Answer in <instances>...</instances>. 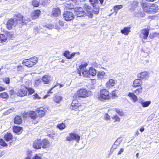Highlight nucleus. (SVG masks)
<instances>
[{
  "label": "nucleus",
  "mask_w": 159,
  "mask_h": 159,
  "mask_svg": "<svg viewBox=\"0 0 159 159\" xmlns=\"http://www.w3.org/2000/svg\"><path fill=\"white\" fill-rule=\"evenodd\" d=\"M142 87H140L133 91L137 95L140 93H142Z\"/></svg>",
  "instance_id": "nucleus-44"
},
{
  "label": "nucleus",
  "mask_w": 159,
  "mask_h": 159,
  "mask_svg": "<svg viewBox=\"0 0 159 159\" xmlns=\"http://www.w3.org/2000/svg\"><path fill=\"white\" fill-rule=\"evenodd\" d=\"M80 136L76 134L71 133L69 134L66 138V140L67 141H70L75 140L77 143H79L80 139Z\"/></svg>",
  "instance_id": "nucleus-3"
},
{
  "label": "nucleus",
  "mask_w": 159,
  "mask_h": 159,
  "mask_svg": "<svg viewBox=\"0 0 159 159\" xmlns=\"http://www.w3.org/2000/svg\"><path fill=\"white\" fill-rule=\"evenodd\" d=\"M130 27H124L123 30H121V32L125 35H127L130 32Z\"/></svg>",
  "instance_id": "nucleus-28"
},
{
  "label": "nucleus",
  "mask_w": 159,
  "mask_h": 159,
  "mask_svg": "<svg viewBox=\"0 0 159 159\" xmlns=\"http://www.w3.org/2000/svg\"><path fill=\"white\" fill-rule=\"evenodd\" d=\"M63 16L64 19L66 21L73 20L74 18V15L73 13L68 11H64Z\"/></svg>",
  "instance_id": "nucleus-6"
},
{
  "label": "nucleus",
  "mask_w": 159,
  "mask_h": 159,
  "mask_svg": "<svg viewBox=\"0 0 159 159\" xmlns=\"http://www.w3.org/2000/svg\"><path fill=\"white\" fill-rule=\"evenodd\" d=\"M91 92L87 91L85 89H81L78 91L77 94L79 97L85 98L89 96L91 94Z\"/></svg>",
  "instance_id": "nucleus-4"
},
{
  "label": "nucleus",
  "mask_w": 159,
  "mask_h": 159,
  "mask_svg": "<svg viewBox=\"0 0 159 159\" xmlns=\"http://www.w3.org/2000/svg\"><path fill=\"white\" fill-rule=\"evenodd\" d=\"M93 13L95 14H98L99 12V6H94V7H93Z\"/></svg>",
  "instance_id": "nucleus-35"
},
{
  "label": "nucleus",
  "mask_w": 159,
  "mask_h": 159,
  "mask_svg": "<svg viewBox=\"0 0 159 159\" xmlns=\"http://www.w3.org/2000/svg\"><path fill=\"white\" fill-rule=\"evenodd\" d=\"M45 110L43 107H40L37 109L36 111L37 112H38L39 116L40 117L43 116L45 112Z\"/></svg>",
  "instance_id": "nucleus-22"
},
{
  "label": "nucleus",
  "mask_w": 159,
  "mask_h": 159,
  "mask_svg": "<svg viewBox=\"0 0 159 159\" xmlns=\"http://www.w3.org/2000/svg\"><path fill=\"white\" fill-rule=\"evenodd\" d=\"M98 78L102 79L105 76V73L104 71L99 72L97 74Z\"/></svg>",
  "instance_id": "nucleus-41"
},
{
  "label": "nucleus",
  "mask_w": 159,
  "mask_h": 159,
  "mask_svg": "<svg viewBox=\"0 0 159 159\" xmlns=\"http://www.w3.org/2000/svg\"><path fill=\"white\" fill-rule=\"evenodd\" d=\"M22 122V119L21 117L19 116H16L14 119V123L15 124H20Z\"/></svg>",
  "instance_id": "nucleus-23"
},
{
  "label": "nucleus",
  "mask_w": 159,
  "mask_h": 159,
  "mask_svg": "<svg viewBox=\"0 0 159 159\" xmlns=\"http://www.w3.org/2000/svg\"><path fill=\"white\" fill-rule=\"evenodd\" d=\"M97 73L96 70L92 67H90L89 71L84 70L82 72L83 75L84 76L89 78L90 76H94L96 75Z\"/></svg>",
  "instance_id": "nucleus-5"
},
{
  "label": "nucleus",
  "mask_w": 159,
  "mask_h": 159,
  "mask_svg": "<svg viewBox=\"0 0 159 159\" xmlns=\"http://www.w3.org/2000/svg\"><path fill=\"white\" fill-rule=\"evenodd\" d=\"M112 118L113 120H115V121H119L120 120V118L118 117L117 115H115L113 116Z\"/></svg>",
  "instance_id": "nucleus-48"
},
{
  "label": "nucleus",
  "mask_w": 159,
  "mask_h": 159,
  "mask_svg": "<svg viewBox=\"0 0 159 159\" xmlns=\"http://www.w3.org/2000/svg\"><path fill=\"white\" fill-rule=\"evenodd\" d=\"M75 53H71L69 57L68 58V59H71L74 57L75 56Z\"/></svg>",
  "instance_id": "nucleus-60"
},
{
  "label": "nucleus",
  "mask_w": 159,
  "mask_h": 159,
  "mask_svg": "<svg viewBox=\"0 0 159 159\" xmlns=\"http://www.w3.org/2000/svg\"><path fill=\"white\" fill-rule=\"evenodd\" d=\"M137 4L136 2L133 3L131 5V9L133 10L134 9L137 7Z\"/></svg>",
  "instance_id": "nucleus-53"
},
{
  "label": "nucleus",
  "mask_w": 159,
  "mask_h": 159,
  "mask_svg": "<svg viewBox=\"0 0 159 159\" xmlns=\"http://www.w3.org/2000/svg\"><path fill=\"white\" fill-rule=\"evenodd\" d=\"M33 147L35 149H39L41 147L40 139H37L34 141L33 143Z\"/></svg>",
  "instance_id": "nucleus-15"
},
{
  "label": "nucleus",
  "mask_w": 159,
  "mask_h": 159,
  "mask_svg": "<svg viewBox=\"0 0 159 159\" xmlns=\"http://www.w3.org/2000/svg\"><path fill=\"white\" fill-rule=\"evenodd\" d=\"M141 6L143 11L149 13H151V10H150V3H142Z\"/></svg>",
  "instance_id": "nucleus-11"
},
{
  "label": "nucleus",
  "mask_w": 159,
  "mask_h": 159,
  "mask_svg": "<svg viewBox=\"0 0 159 159\" xmlns=\"http://www.w3.org/2000/svg\"><path fill=\"white\" fill-rule=\"evenodd\" d=\"M23 114L24 117H26L28 115H29L31 119L33 120V122L34 123L36 124L39 121L40 118H39L37 114H36L35 111H30L28 113L25 112Z\"/></svg>",
  "instance_id": "nucleus-1"
},
{
  "label": "nucleus",
  "mask_w": 159,
  "mask_h": 159,
  "mask_svg": "<svg viewBox=\"0 0 159 159\" xmlns=\"http://www.w3.org/2000/svg\"><path fill=\"white\" fill-rule=\"evenodd\" d=\"M87 65L84 64H82L79 66V69L81 70H84L86 68Z\"/></svg>",
  "instance_id": "nucleus-50"
},
{
  "label": "nucleus",
  "mask_w": 159,
  "mask_h": 159,
  "mask_svg": "<svg viewBox=\"0 0 159 159\" xmlns=\"http://www.w3.org/2000/svg\"><path fill=\"white\" fill-rule=\"evenodd\" d=\"M0 144L3 147L7 146V145L3 139H0Z\"/></svg>",
  "instance_id": "nucleus-47"
},
{
  "label": "nucleus",
  "mask_w": 159,
  "mask_h": 159,
  "mask_svg": "<svg viewBox=\"0 0 159 159\" xmlns=\"http://www.w3.org/2000/svg\"><path fill=\"white\" fill-rule=\"evenodd\" d=\"M121 140H120V139H118L115 142V144L117 145H119L120 143L121 142Z\"/></svg>",
  "instance_id": "nucleus-54"
},
{
  "label": "nucleus",
  "mask_w": 159,
  "mask_h": 159,
  "mask_svg": "<svg viewBox=\"0 0 159 159\" xmlns=\"http://www.w3.org/2000/svg\"><path fill=\"white\" fill-rule=\"evenodd\" d=\"M6 34H7L6 38H9V39H12L13 38V35L11 32H6Z\"/></svg>",
  "instance_id": "nucleus-42"
},
{
  "label": "nucleus",
  "mask_w": 159,
  "mask_h": 159,
  "mask_svg": "<svg viewBox=\"0 0 159 159\" xmlns=\"http://www.w3.org/2000/svg\"><path fill=\"white\" fill-rule=\"evenodd\" d=\"M116 112L120 116H122L124 114L123 112L120 111L119 110L116 111Z\"/></svg>",
  "instance_id": "nucleus-61"
},
{
  "label": "nucleus",
  "mask_w": 159,
  "mask_h": 159,
  "mask_svg": "<svg viewBox=\"0 0 159 159\" xmlns=\"http://www.w3.org/2000/svg\"><path fill=\"white\" fill-rule=\"evenodd\" d=\"M105 119L108 120L110 119V116L108 115V114H106L105 116Z\"/></svg>",
  "instance_id": "nucleus-62"
},
{
  "label": "nucleus",
  "mask_w": 159,
  "mask_h": 159,
  "mask_svg": "<svg viewBox=\"0 0 159 159\" xmlns=\"http://www.w3.org/2000/svg\"><path fill=\"white\" fill-rule=\"evenodd\" d=\"M4 81L7 84H8L10 82V80L9 77H6L3 79Z\"/></svg>",
  "instance_id": "nucleus-51"
},
{
  "label": "nucleus",
  "mask_w": 159,
  "mask_h": 159,
  "mask_svg": "<svg viewBox=\"0 0 159 159\" xmlns=\"http://www.w3.org/2000/svg\"><path fill=\"white\" fill-rule=\"evenodd\" d=\"M32 4L34 7H38L39 5V2L36 0H34L32 2Z\"/></svg>",
  "instance_id": "nucleus-46"
},
{
  "label": "nucleus",
  "mask_w": 159,
  "mask_h": 159,
  "mask_svg": "<svg viewBox=\"0 0 159 159\" xmlns=\"http://www.w3.org/2000/svg\"><path fill=\"white\" fill-rule=\"evenodd\" d=\"M142 84L141 80L139 78L134 80L133 84V87L136 88L137 87L141 86Z\"/></svg>",
  "instance_id": "nucleus-20"
},
{
  "label": "nucleus",
  "mask_w": 159,
  "mask_h": 159,
  "mask_svg": "<svg viewBox=\"0 0 159 159\" xmlns=\"http://www.w3.org/2000/svg\"><path fill=\"white\" fill-rule=\"evenodd\" d=\"M41 147L43 148H48L50 147V143L47 139L43 140L41 141Z\"/></svg>",
  "instance_id": "nucleus-18"
},
{
  "label": "nucleus",
  "mask_w": 159,
  "mask_h": 159,
  "mask_svg": "<svg viewBox=\"0 0 159 159\" xmlns=\"http://www.w3.org/2000/svg\"><path fill=\"white\" fill-rule=\"evenodd\" d=\"M13 111V110H12L11 109H9L8 110H7V111L6 112H5V114H8L9 113H10L11 112H12Z\"/></svg>",
  "instance_id": "nucleus-57"
},
{
  "label": "nucleus",
  "mask_w": 159,
  "mask_h": 159,
  "mask_svg": "<svg viewBox=\"0 0 159 159\" xmlns=\"http://www.w3.org/2000/svg\"><path fill=\"white\" fill-rule=\"evenodd\" d=\"M81 106L78 101L74 100L73 101L69 108L71 110H76L78 108L80 109Z\"/></svg>",
  "instance_id": "nucleus-9"
},
{
  "label": "nucleus",
  "mask_w": 159,
  "mask_h": 159,
  "mask_svg": "<svg viewBox=\"0 0 159 159\" xmlns=\"http://www.w3.org/2000/svg\"><path fill=\"white\" fill-rule=\"evenodd\" d=\"M66 127L64 123H62L57 125V127L60 130L64 129Z\"/></svg>",
  "instance_id": "nucleus-43"
},
{
  "label": "nucleus",
  "mask_w": 159,
  "mask_h": 159,
  "mask_svg": "<svg viewBox=\"0 0 159 159\" xmlns=\"http://www.w3.org/2000/svg\"><path fill=\"white\" fill-rule=\"evenodd\" d=\"M138 11L135 12V15L138 17H143L145 15V13L143 12H141L140 11L141 8H139V9H138Z\"/></svg>",
  "instance_id": "nucleus-25"
},
{
  "label": "nucleus",
  "mask_w": 159,
  "mask_h": 159,
  "mask_svg": "<svg viewBox=\"0 0 159 159\" xmlns=\"http://www.w3.org/2000/svg\"><path fill=\"white\" fill-rule=\"evenodd\" d=\"M7 39V38L3 34H0V42L1 43L6 42Z\"/></svg>",
  "instance_id": "nucleus-36"
},
{
  "label": "nucleus",
  "mask_w": 159,
  "mask_h": 159,
  "mask_svg": "<svg viewBox=\"0 0 159 159\" xmlns=\"http://www.w3.org/2000/svg\"><path fill=\"white\" fill-rule=\"evenodd\" d=\"M16 17L14 19L16 22H18V24L24 23V21L23 20V17L21 14H18L16 16Z\"/></svg>",
  "instance_id": "nucleus-14"
},
{
  "label": "nucleus",
  "mask_w": 159,
  "mask_h": 159,
  "mask_svg": "<svg viewBox=\"0 0 159 159\" xmlns=\"http://www.w3.org/2000/svg\"><path fill=\"white\" fill-rule=\"evenodd\" d=\"M32 158L33 159H41V157L39 156L37 154H35Z\"/></svg>",
  "instance_id": "nucleus-59"
},
{
  "label": "nucleus",
  "mask_w": 159,
  "mask_h": 159,
  "mask_svg": "<svg viewBox=\"0 0 159 159\" xmlns=\"http://www.w3.org/2000/svg\"><path fill=\"white\" fill-rule=\"evenodd\" d=\"M149 29L148 28L144 29L141 30L140 34V37L142 39H147L149 35Z\"/></svg>",
  "instance_id": "nucleus-10"
},
{
  "label": "nucleus",
  "mask_w": 159,
  "mask_h": 159,
  "mask_svg": "<svg viewBox=\"0 0 159 159\" xmlns=\"http://www.w3.org/2000/svg\"><path fill=\"white\" fill-rule=\"evenodd\" d=\"M123 7V6L122 5H116L114 6L113 9L115 12H116V14L117 13L119 9L122 8Z\"/></svg>",
  "instance_id": "nucleus-38"
},
{
  "label": "nucleus",
  "mask_w": 159,
  "mask_h": 159,
  "mask_svg": "<svg viewBox=\"0 0 159 159\" xmlns=\"http://www.w3.org/2000/svg\"><path fill=\"white\" fill-rule=\"evenodd\" d=\"M148 75V73L146 71L143 72L137 75L138 78L140 79L141 80H143Z\"/></svg>",
  "instance_id": "nucleus-24"
},
{
  "label": "nucleus",
  "mask_w": 159,
  "mask_h": 159,
  "mask_svg": "<svg viewBox=\"0 0 159 159\" xmlns=\"http://www.w3.org/2000/svg\"><path fill=\"white\" fill-rule=\"evenodd\" d=\"M61 11L59 8H54L50 14V16L52 17H57L61 14Z\"/></svg>",
  "instance_id": "nucleus-13"
},
{
  "label": "nucleus",
  "mask_w": 159,
  "mask_h": 159,
  "mask_svg": "<svg viewBox=\"0 0 159 159\" xmlns=\"http://www.w3.org/2000/svg\"><path fill=\"white\" fill-rule=\"evenodd\" d=\"M70 55V52L68 51H66L64 53V56L68 59Z\"/></svg>",
  "instance_id": "nucleus-49"
},
{
  "label": "nucleus",
  "mask_w": 159,
  "mask_h": 159,
  "mask_svg": "<svg viewBox=\"0 0 159 159\" xmlns=\"http://www.w3.org/2000/svg\"><path fill=\"white\" fill-rule=\"evenodd\" d=\"M27 93L26 88L25 87V88L19 90L17 93V95L18 96L23 97L26 95Z\"/></svg>",
  "instance_id": "nucleus-17"
},
{
  "label": "nucleus",
  "mask_w": 159,
  "mask_h": 159,
  "mask_svg": "<svg viewBox=\"0 0 159 159\" xmlns=\"http://www.w3.org/2000/svg\"><path fill=\"white\" fill-rule=\"evenodd\" d=\"M40 12V10H34L32 12L31 17L33 19H35L39 17Z\"/></svg>",
  "instance_id": "nucleus-16"
},
{
  "label": "nucleus",
  "mask_w": 159,
  "mask_h": 159,
  "mask_svg": "<svg viewBox=\"0 0 159 159\" xmlns=\"http://www.w3.org/2000/svg\"><path fill=\"white\" fill-rule=\"evenodd\" d=\"M17 70L20 72H21L23 70L22 66H18Z\"/></svg>",
  "instance_id": "nucleus-55"
},
{
  "label": "nucleus",
  "mask_w": 159,
  "mask_h": 159,
  "mask_svg": "<svg viewBox=\"0 0 159 159\" xmlns=\"http://www.w3.org/2000/svg\"><path fill=\"white\" fill-rule=\"evenodd\" d=\"M74 11L76 16L78 17L84 16L86 14L83 9L81 7L75 8Z\"/></svg>",
  "instance_id": "nucleus-7"
},
{
  "label": "nucleus",
  "mask_w": 159,
  "mask_h": 159,
  "mask_svg": "<svg viewBox=\"0 0 159 159\" xmlns=\"http://www.w3.org/2000/svg\"><path fill=\"white\" fill-rule=\"evenodd\" d=\"M52 89H53V88H52V89H50V90L48 92V94L44 96L43 97V99H45V98H47L49 96V95H48V94L49 93H52V92H51V90H52Z\"/></svg>",
  "instance_id": "nucleus-56"
},
{
  "label": "nucleus",
  "mask_w": 159,
  "mask_h": 159,
  "mask_svg": "<svg viewBox=\"0 0 159 159\" xmlns=\"http://www.w3.org/2000/svg\"><path fill=\"white\" fill-rule=\"evenodd\" d=\"M26 88V90H28L29 93L30 94H32L34 92V90L31 88H29L28 89H27Z\"/></svg>",
  "instance_id": "nucleus-52"
},
{
  "label": "nucleus",
  "mask_w": 159,
  "mask_h": 159,
  "mask_svg": "<svg viewBox=\"0 0 159 159\" xmlns=\"http://www.w3.org/2000/svg\"><path fill=\"white\" fill-rule=\"evenodd\" d=\"M45 26L49 29H51L54 28H55L57 29H60V27L58 26H57L56 25H54L51 24L46 25H45Z\"/></svg>",
  "instance_id": "nucleus-34"
},
{
  "label": "nucleus",
  "mask_w": 159,
  "mask_h": 159,
  "mask_svg": "<svg viewBox=\"0 0 159 159\" xmlns=\"http://www.w3.org/2000/svg\"><path fill=\"white\" fill-rule=\"evenodd\" d=\"M151 103L150 101H142L141 105L143 107H148L150 104Z\"/></svg>",
  "instance_id": "nucleus-40"
},
{
  "label": "nucleus",
  "mask_w": 159,
  "mask_h": 159,
  "mask_svg": "<svg viewBox=\"0 0 159 159\" xmlns=\"http://www.w3.org/2000/svg\"><path fill=\"white\" fill-rule=\"evenodd\" d=\"M59 23V24L61 26H63L64 25V22L63 21L60 20Z\"/></svg>",
  "instance_id": "nucleus-64"
},
{
  "label": "nucleus",
  "mask_w": 159,
  "mask_h": 159,
  "mask_svg": "<svg viewBox=\"0 0 159 159\" xmlns=\"http://www.w3.org/2000/svg\"><path fill=\"white\" fill-rule=\"evenodd\" d=\"M74 8L75 7L72 4H66L65 5V8L66 9H68L69 10H71L74 9Z\"/></svg>",
  "instance_id": "nucleus-37"
},
{
  "label": "nucleus",
  "mask_w": 159,
  "mask_h": 159,
  "mask_svg": "<svg viewBox=\"0 0 159 159\" xmlns=\"http://www.w3.org/2000/svg\"><path fill=\"white\" fill-rule=\"evenodd\" d=\"M18 24V22H16L14 19L11 18L8 21L7 26L8 30H11L12 26L15 27Z\"/></svg>",
  "instance_id": "nucleus-12"
},
{
  "label": "nucleus",
  "mask_w": 159,
  "mask_h": 159,
  "mask_svg": "<svg viewBox=\"0 0 159 159\" xmlns=\"http://www.w3.org/2000/svg\"><path fill=\"white\" fill-rule=\"evenodd\" d=\"M89 2L93 7L99 6V4L98 0H89Z\"/></svg>",
  "instance_id": "nucleus-33"
},
{
  "label": "nucleus",
  "mask_w": 159,
  "mask_h": 159,
  "mask_svg": "<svg viewBox=\"0 0 159 159\" xmlns=\"http://www.w3.org/2000/svg\"><path fill=\"white\" fill-rule=\"evenodd\" d=\"M124 150V149L123 148H121L120 150V151L117 154V155H119L122 152H123Z\"/></svg>",
  "instance_id": "nucleus-63"
},
{
  "label": "nucleus",
  "mask_w": 159,
  "mask_h": 159,
  "mask_svg": "<svg viewBox=\"0 0 159 159\" xmlns=\"http://www.w3.org/2000/svg\"><path fill=\"white\" fill-rule=\"evenodd\" d=\"M84 9L85 10L87 15L89 17L92 18L93 17V8L89 5L85 4L83 6Z\"/></svg>",
  "instance_id": "nucleus-8"
},
{
  "label": "nucleus",
  "mask_w": 159,
  "mask_h": 159,
  "mask_svg": "<svg viewBox=\"0 0 159 159\" xmlns=\"http://www.w3.org/2000/svg\"><path fill=\"white\" fill-rule=\"evenodd\" d=\"M50 79V77L48 75H44L43 77L42 80L44 84H48Z\"/></svg>",
  "instance_id": "nucleus-29"
},
{
  "label": "nucleus",
  "mask_w": 159,
  "mask_h": 159,
  "mask_svg": "<svg viewBox=\"0 0 159 159\" xmlns=\"http://www.w3.org/2000/svg\"><path fill=\"white\" fill-rule=\"evenodd\" d=\"M111 96L109 92L106 89H102L100 91V94L98 99L102 101L108 100L110 98Z\"/></svg>",
  "instance_id": "nucleus-2"
},
{
  "label": "nucleus",
  "mask_w": 159,
  "mask_h": 159,
  "mask_svg": "<svg viewBox=\"0 0 159 159\" xmlns=\"http://www.w3.org/2000/svg\"><path fill=\"white\" fill-rule=\"evenodd\" d=\"M30 61L29 59H25L23 61L22 64L28 67H31L34 66L33 63H32V61Z\"/></svg>",
  "instance_id": "nucleus-19"
},
{
  "label": "nucleus",
  "mask_w": 159,
  "mask_h": 159,
  "mask_svg": "<svg viewBox=\"0 0 159 159\" xmlns=\"http://www.w3.org/2000/svg\"><path fill=\"white\" fill-rule=\"evenodd\" d=\"M128 96L131 98L134 102H136L138 100L137 97L133 93H129Z\"/></svg>",
  "instance_id": "nucleus-30"
},
{
  "label": "nucleus",
  "mask_w": 159,
  "mask_h": 159,
  "mask_svg": "<svg viewBox=\"0 0 159 159\" xmlns=\"http://www.w3.org/2000/svg\"><path fill=\"white\" fill-rule=\"evenodd\" d=\"M30 61H32V63H33V65H35L38 62V58L36 57H33L30 58L29 59Z\"/></svg>",
  "instance_id": "nucleus-39"
},
{
  "label": "nucleus",
  "mask_w": 159,
  "mask_h": 159,
  "mask_svg": "<svg viewBox=\"0 0 159 159\" xmlns=\"http://www.w3.org/2000/svg\"><path fill=\"white\" fill-rule=\"evenodd\" d=\"M115 84V80L113 79H110L109 81L107 82L106 85L108 87L111 88Z\"/></svg>",
  "instance_id": "nucleus-27"
},
{
  "label": "nucleus",
  "mask_w": 159,
  "mask_h": 159,
  "mask_svg": "<svg viewBox=\"0 0 159 159\" xmlns=\"http://www.w3.org/2000/svg\"><path fill=\"white\" fill-rule=\"evenodd\" d=\"M158 7L157 5L155 4H153L151 5L150 3V9L152 10L154 12H157L158 10Z\"/></svg>",
  "instance_id": "nucleus-32"
},
{
  "label": "nucleus",
  "mask_w": 159,
  "mask_h": 159,
  "mask_svg": "<svg viewBox=\"0 0 159 159\" xmlns=\"http://www.w3.org/2000/svg\"><path fill=\"white\" fill-rule=\"evenodd\" d=\"M34 99H41V98L37 93H36L34 95Z\"/></svg>",
  "instance_id": "nucleus-58"
},
{
  "label": "nucleus",
  "mask_w": 159,
  "mask_h": 159,
  "mask_svg": "<svg viewBox=\"0 0 159 159\" xmlns=\"http://www.w3.org/2000/svg\"><path fill=\"white\" fill-rule=\"evenodd\" d=\"M8 96L7 93L6 92H3L0 93V97L2 98H6Z\"/></svg>",
  "instance_id": "nucleus-45"
},
{
  "label": "nucleus",
  "mask_w": 159,
  "mask_h": 159,
  "mask_svg": "<svg viewBox=\"0 0 159 159\" xmlns=\"http://www.w3.org/2000/svg\"><path fill=\"white\" fill-rule=\"evenodd\" d=\"M62 98L59 96L56 95L53 98V101L57 103H59L61 101Z\"/></svg>",
  "instance_id": "nucleus-31"
},
{
  "label": "nucleus",
  "mask_w": 159,
  "mask_h": 159,
  "mask_svg": "<svg viewBox=\"0 0 159 159\" xmlns=\"http://www.w3.org/2000/svg\"><path fill=\"white\" fill-rule=\"evenodd\" d=\"M13 131L18 134H20L22 131V128L20 127L14 126L13 128Z\"/></svg>",
  "instance_id": "nucleus-21"
},
{
  "label": "nucleus",
  "mask_w": 159,
  "mask_h": 159,
  "mask_svg": "<svg viewBox=\"0 0 159 159\" xmlns=\"http://www.w3.org/2000/svg\"><path fill=\"white\" fill-rule=\"evenodd\" d=\"M4 139L7 141L11 140L12 139V135L10 133H7L4 135Z\"/></svg>",
  "instance_id": "nucleus-26"
}]
</instances>
